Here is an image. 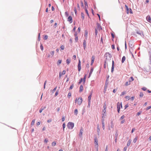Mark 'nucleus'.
Returning a JSON list of instances; mask_svg holds the SVG:
<instances>
[{
  "instance_id": "nucleus-40",
  "label": "nucleus",
  "mask_w": 151,
  "mask_h": 151,
  "mask_svg": "<svg viewBox=\"0 0 151 151\" xmlns=\"http://www.w3.org/2000/svg\"><path fill=\"white\" fill-rule=\"evenodd\" d=\"M91 96H89L88 97V101H91Z\"/></svg>"
},
{
  "instance_id": "nucleus-24",
  "label": "nucleus",
  "mask_w": 151,
  "mask_h": 151,
  "mask_svg": "<svg viewBox=\"0 0 151 151\" xmlns=\"http://www.w3.org/2000/svg\"><path fill=\"white\" fill-rule=\"evenodd\" d=\"M134 80V79L132 77H131L129 79V82H131L133 81Z\"/></svg>"
},
{
  "instance_id": "nucleus-55",
  "label": "nucleus",
  "mask_w": 151,
  "mask_h": 151,
  "mask_svg": "<svg viewBox=\"0 0 151 151\" xmlns=\"http://www.w3.org/2000/svg\"><path fill=\"white\" fill-rule=\"evenodd\" d=\"M141 111H139L138 112L136 116H139L141 114Z\"/></svg>"
},
{
  "instance_id": "nucleus-51",
  "label": "nucleus",
  "mask_w": 151,
  "mask_h": 151,
  "mask_svg": "<svg viewBox=\"0 0 151 151\" xmlns=\"http://www.w3.org/2000/svg\"><path fill=\"white\" fill-rule=\"evenodd\" d=\"M125 93H126V92L123 91L121 93V94L120 95L121 96H122L124 95Z\"/></svg>"
},
{
  "instance_id": "nucleus-2",
  "label": "nucleus",
  "mask_w": 151,
  "mask_h": 151,
  "mask_svg": "<svg viewBox=\"0 0 151 151\" xmlns=\"http://www.w3.org/2000/svg\"><path fill=\"white\" fill-rule=\"evenodd\" d=\"M78 70L80 71L81 69V62L80 60H79L78 63Z\"/></svg>"
},
{
  "instance_id": "nucleus-15",
  "label": "nucleus",
  "mask_w": 151,
  "mask_h": 151,
  "mask_svg": "<svg viewBox=\"0 0 151 151\" xmlns=\"http://www.w3.org/2000/svg\"><path fill=\"white\" fill-rule=\"evenodd\" d=\"M125 6L126 7V10L127 11V14H128L129 13V7H128V6H127V5H125Z\"/></svg>"
},
{
  "instance_id": "nucleus-45",
  "label": "nucleus",
  "mask_w": 151,
  "mask_h": 151,
  "mask_svg": "<svg viewBox=\"0 0 151 151\" xmlns=\"http://www.w3.org/2000/svg\"><path fill=\"white\" fill-rule=\"evenodd\" d=\"M102 128L104 130L105 129V124L104 123H102Z\"/></svg>"
},
{
  "instance_id": "nucleus-58",
  "label": "nucleus",
  "mask_w": 151,
  "mask_h": 151,
  "mask_svg": "<svg viewBox=\"0 0 151 151\" xmlns=\"http://www.w3.org/2000/svg\"><path fill=\"white\" fill-rule=\"evenodd\" d=\"M111 35L112 38H113V39L114 38V34H113V33H111Z\"/></svg>"
},
{
  "instance_id": "nucleus-28",
  "label": "nucleus",
  "mask_w": 151,
  "mask_h": 151,
  "mask_svg": "<svg viewBox=\"0 0 151 151\" xmlns=\"http://www.w3.org/2000/svg\"><path fill=\"white\" fill-rule=\"evenodd\" d=\"M74 114H76V115H77L78 113V111L77 109H76L74 110Z\"/></svg>"
},
{
  "instance_id": "nucleus-13",
  "label": "nucleus",
  "mask_w": 151,
  "mask_h": 151,
  "mask_svg": "<svg viewBox=\"0 0 151 151\" xmlns=\"http://www.w3.org/2000/svg\"><path fill=\"white\" fill-rule=\"evenodd\" d=\"M93 68H91L90 70V73L89 74V75H88V78H89L90 77L91 75V74L93 72Z\"/></svg>"
},
{
  "instance_id": "nucleus-33",
  "label": "nucleus",
  "mask_w": 151,
  "mask_h": 151,
  "mask_svg": "<svg viewBox=\"0 0 151 151\" xmlns=\"http://www.w3.org/2000/svg\"><path fill=\"white\" fill-rule=\"evenodd\" d=\"M85 11H86V13L87 14L88 17H89V14L88 10L87 9H85Z\"/></svg>"
},
{
  "instance_id": "nucleus-61",
  "label": "nucleus",
  "mask_w": 151,
  "mask_h": 151,
  "mask_svg": "<svg viewBox=\"0 0 151 151\" xmlns=\"http://www.w3.org/2000/svg\"><path fill=\"white\" fill-rule=\"evenodd\" d=\"M103 112L104 113V114L106 113V109H104L103 110Z\"/></svg>"
},
{
  "instance_id": "nucleus-34",
  "label": "nucleus",
  "mask_w": 151,
  "mask_h": 151,
  "mask_svg": "<svg viewBox=\"0 0 151 151\" xmlns=\"http://www.w3.org/2000/svg\"><path fill=\"white\" fill-rule=\"evenodd\" d=\"M62 60H59L57 62V65H58L60 64L61 63Z\"/></svg>"
},
{
  "instance_id": "nucleus-17",
  "label": "nucleus",
  "mask_w": 151,
  "mask_h": 151,
  "mask_svg": "<svg viewBox=\"0 0 151 151\" xmlns=\"http://www.w3.org/2000/svg\"><path fill=\"white\" fill-rule=\"evenodd\" d=\"M83 89V87L82 85H81L80 87L79 92H81Z\"/></svg>"
},
{
  "instance_id": "nucleus-27",
  "label": "nucleus",
  "mask_w": 151,
  "mask_h": 151,
  "mask_svg": "<svg viewBox=\"0 0 151 151\" xmlns=\"http://www.w3.org/2000/svg\"><path fill=\"white\" fill-rule=\"evenodd\" d=\"M114 125L113 123V122L112 121L111 122V127L112 128H114Z\"/></svg>"
},
{
  "instance_id": "nucleus-53",
  "label": "nucleus",
  "mask_w": 151,
  "mask_h": 151,
  "mask_svg": "<svg viewBox=\"0 0 151 151\" xmlns=\"http://www.w3.org/2000/svg\"><path fill=\"white\" fill-rule=\"evenodd\" d=\"M71 93H69L68 94V98H70V96H71Z\"/></svg>"
},
{
  "instance_id": "nucleus-16",
  "label": "nucleus",
  "mask_w": 151,
  "mask_h": 151,
  "mask_svg": "<svg viewBox=\"0 0 151 151\" xmlns=\"http://www.w3.org/2000/svg\"><path fill=\"white\" fill-rule=\"evenodd\" d=\"M88 34V32L87 31L85 30V34H84V36H85V37L86 39H87V38Z\"/></svg>"
},
{
  "instance_id": "nucleus-64",
  "label": "nucleus",
  "mask_w": 151,
  "mask_h": 151,
  "mask_svg": "<svg viewBox=\"0 0 151 151\" xmlns=\"http://www.w3.org/2000/svg\"><path fill=\"white\" fill-rule=\"evenodd\" d=\"M149 60H150V64H151V55H150V57Z\"/></svg>"
},
{
  "instance_id": "nucleus-43",
  "label": "nucleus",
  "mask_w": 151,
  "mask_h": 151,
  "mask_svg": "<svg viewBox=\"0 0 151 151\" xmlns=\"http://www.w3.org/2000/svg\"><path fill=\"white\" fill-rule=\"evenodd\" d=\"M108 83H106V82L105 83V86H104V90L105 89H106V88L107 87V84Z\"/></svg>"
},
{
  "instance_id": "nucleus-37",
  "label": "nucleus",
  "mask_w": 151,
  "mask_h": 151,
  "mask_svg": "<svg viewBox=\"0 0 151 151\" xmlns=\"http://www.w3.org/2000/svg\"><path fill=\"white\" fill-rule=\"evenodd\" d=\"M118 135V134L117 133V132H116L115 134V138H117Z\"/></svg>"
},
{
  "instance_id": "nucleus-54",
  "label": "nucleus",
  "mask_w": 151,
  "mask_h": 151,
  "mask_svg": "<svg viewBox=\"0 0 151 151\" xmlns=\"http://www.w3.org/2000/svg\"><path fill=\"white\" fill-rule=\"evenodd\" d=\"M151 108V106H149L147 107L146 108V110H147L150 109Z\"/></svg>"
},
{
  "instance_id": "nucleus-18",
  "label": "nucleus",
  "mask_w": 151,
  "mask_h": 151,
  "mask_svg": "<svg viewBox=\"0 0 151 151\" xmlns=\"http://www.w3.org/2000/svg\"><path fill=\"white\" fill-rule=\"evenodd\" d=\"M70 61H71V60L70 59H68L66 60V63L68 65L70 63Z\"/></svg>"
},
{
  "instance_id": "nucleus-25",
  "label": "nucleus",
  "mask_w": 151,
  "mask_h": 151,
  "mask_svg": "<svg viewBox=\"0 0 151 151\" xmlns=\"http://www.w3.org/2000/svg\"><path fill=\"white\" fill-rule=\"evenodd\" d=\"M131 141L130 140H128V141L127 142V146H129L130 145V144H131Z\"/></svg>"
},
{
  "instance_id": "nucleus-30",
  "label": "nucleus",
  "mask_w": 151,
  "mask_h": 151,
  "mask_svg": "<svg viewBox=\"0 0 151 151\" xmlns=\"http://www.w3.org/2000/svg\"><path fill=\"white\" fill-rule=\"evenodd\" d=\"M137 137H136L134 138L133 140V142L134 143H135L137 142Z\"/></svg>"
},
{
  "instance_id": "nucleus-5",
  "label": "nucleus",
  "mask_w": 151,
  "mask_h": 151,
  "mask_svg": "<svg viewBox=\"0 0 151 151\" xmlns=\"http://www.w3.org/2000/svg\"><path fill=\"white\" fill-rule=\"evenodd\" d=\"M136 33L140 35L141 36H144V34H143L142 31H137Z\"/></svg>"
},
{
  "instance_id": "nucleus-22",
  "label": "nucleus",
  "mask_w": 151,
  "mask_h": 151,
  "mask_svg": "<svg viewBox=\"0 0 151 151\" xmlns=\"http://www.w3.org/2000/svg\"><path fill=\"white\" fill-rule=\"evenodd\" d=\"M81 16L82 19L84 20V14L83 12H81Z\"/></svg>"
},
{
  "instance_id": "nucleus-29",
  "label": "nucleus",
  "mask_w": 151,
  "mask_h": 151,
  "mask_svg": "<svg viewBox=\"0 0 151 151\" xmlns=\"http://www.w3.org/2000/svg\"><path fill=\"white\" fill-rule=\"evenodd\" d=\"M143 95H144V94H143V92H141L140 93L139 95L140 97H143Z\"/></svg>"
},
{
  "instance_id": "nucleus-14",
  "label": "nucleus",
  "mask_w": 151,
  "mask_h": 151,
  "mask_svg": "<svg viewBox=\"0 0 151 151\" xmlns=\"http://www.w3.org/2000/svg\"><path fill=\"white\" fill-rule=\"evenodd\" d=\"M107 61V58H106V60H105V61L104 63V68H105L106 67V62Z\"/></svg>"
},
{
  "instance_id": "nucleus-26",
  "label": "nucleus",
  "mask_w": 151,
  "mask_h": 151,
  "mask_svg": "<svg viewBox=\"0 0 151 151\" xmlns=\"http://www.w3.org/2000/svg\"><path fill=\"white\" fill-rule=\"evenodd\" d=\"M35 122V119H33L31 122V125H34Z\"/></svg>"
},
{
  "instance_id": "nucleus-47",
  "label": "nucleus",
  "mask_w": 151,
  "mask_h": 151,
  "mask_svg": "<svg viewBox=\"0 0 151 151\" xmlns=\"http://www.w3.org/2000/svg\"><path fill=\"white\" fill-rule=\"evenodd\" d=\"M100 129H97V132L98 135H99L100 134Z\"/></svg>"
},
{
  "instance_id": "nucleus-38",
  "label": "nucleus",
  "mask_w": 151,
  "mask_h": 151,
  "mask_svg": "<svg viewBox=\"0 0 151 151\" xmlns=\"http://www.w3.org/2000/svg\"><path fill=\"white\" fill-rule=\"evenodd\" d=\"M78 36L76 37L75 39V42H77L78 41Z\"/></svg>"
},
{
  "instance_id": "nucleus-63",
  "label": "nucleus",
  "mask_w": 151,
  "mask_h": 151,
  "mask_svg": "<svg viewBox=\"0 0 151 151\" xmlns=\"http://www.w3.org/2000/svg\"><path fill=\"white\" fill-rule=\"evenodd\" d=\"M48 139H45L44 140V142L45 143H47L48 142Z\"/></svg>"
},
{
  "instance_id": "nucleus-60",
  "label": "nucleus",
  "mask_w": 151,
  "mask_h": 151,
  "mask_svg": "<svg viewBox=\"0 0 151 151\" xmlns=\"http://www.w3.org/2000/svg\"><path fill=\"white\" fill-rule=\"evenodd\" d=\"M100 129V127L99 125L98 124L97 126V129Z\"/></svg>"
},
{
  "instance_id": "nucleus-46",
  "label": "nucleus",
  "mask_w": 151,
  "mask_h": 151,
  "mask_svg": "<svg viewBox=\"0 0 151 151\" xmlns=\"http://www.w3.org/2000/svg\"><path fill=\"white\" fill-rule=\"evenodd\" d=\"M103 108H104V109H106V104L105 102L104 104V105L103 106Z\"/></svg>"
},
{
  "instance_id": "nucleus-11",
  "label": "nucleus",
  "mask_w": 151,
  "mask_h": 151,
  "mask_svg": "<svg viewBox=\"0 0 151 151\" xmlns=\"http://www.w3.org/2000/svg\"><path fill=\"white\" fill-rule=\"evenodd\" d=\"M84 4H85V9H87V8L88 7V5L87 3V1H86L85 0H84Z\"/></svg>"
},
{
  "instance_id": "nucleus-41",
  "label": "nucleus",
  "mask_w": 151,
  "mask_h": 151,
  "mask_svg": "<svg viewBox=\"0 0 151 151\" xmlns=\"http://www.w3.org/2000/svg\"><path fill=\"white\" fill-rule=\"evenodd\" d=\"M109 75L107 76H106V82L107 83V81H108L109 80Z\"/></svg>"
},
{
  "instance_id": "nucleus-56",
  "label": "nucleus",
  "mask_w": 151,
  "mask_h": 151,
  "mask_svg": "<svg viewBox=\"0 0 151 151\" xmlns=\"http://www.w3.org/2000/svg\"><path fill=\"white\" fill-rule=\"evenodd\" d=\"M60 48H61V49L62 50H64V46L63 45L61 46V47H60Z\"/></svg>"
},
{
  "instance_id": "nucleus-42",
  "label": "nucleus",
  "mask_w": 151,
  "mask_h": 151,
  "mask_svg": "<svg viewBox=\"0 0 151 151\" xmlns=\"http://www.w3.org/2000/svg\"><path fill=\"white\" fill-rule=\"evenodd\" d=\"M74 12H75V13L76 14V15L77 14V10H76V7H75L74 8Z\"/></svg>"
},
{
  "instance_id": "nucleus-52",
  "label": "nucleus",
  "mask_w": 151,
  "mask_h": 151,
  "mask_svg": "<svg viewBox=\"0 0 151 151\" xmlns=\"http://www.w3.org/2000/svg\"><path fill=\"white\" fill-rule=\"evenodd\" d=\"M142 89L144 91H145L147 90V88L146 87H143L142 88Z\"/></svg>"
},
{
  "instance_id": "nucleus-32",
  "label": "nucleus",
  "mask_w": 151,
  "mask_h": 151,
  "mask_svg": "<svg viewBox=\"0 0 151 151\" xmlns=\"http://www.w3.org/2000/svg\"><path fill=\"white\" fill-rule=\"evenodd\" d=\"M97 33H98L97 30L96 29H95V35L96 37L97 36Z\"/></svg>"
},
{
  "instance_id": "nucleus-10",
  "label": "nucleus",
  "mask_w": 151,
  "mask_h": 151,
  "mask_svg": "<svg viewBox=\"0 0 151 151\" xmlns=\"http://www.w3.org/2000/svg\"><path fill=\"white\" fill-rule=\"evenodd\" d=\"M114 60H113L112 61V67H111V73H113L114 71Z\"/></svg>"
},
{
  "instance_id": "nucleus-57",
  "label": "nucleus",
  "mask_w": 151,
  "mask_h": 151,
  "mask_svg": "<svg viewBox=\"0 0 151 151\" xmlns=\"http://www.w3.org/2000/svg\"><path fill=\"white\" fill-rule=\"evenodd\" d=\"M46 108V106H42L40 108L41 109H42V110H43L45 109Z\"/></svg>"
},
{
  "instance_id": "nucleus-39",
  "label": "nucleus",
  "mask_w": 151,
  "mask_h": 151,
  "mask_svg": "<svg viewBox=\"0 0 151 151\" xmlns=\"http://www.w3.org/2000/svg\"><path fill=\"white\" fill-rule=\"evenodd\" d=\"M83 79L82 78H81L80 79L79 81L78 82V84H80L81 83V82L83 81Z\"/></svg>"
},
{
  "instance_id": "nucleus-9",
  "label": "nucleus",
  "mask_w": 151,
  "mask_h": 151,
  "mask_svg": "<svg viewBox=\"0 0 151 151\" xmlns=\"http://www.w3.org/2000/svg\"><path fill=\"white\" fill-rule=\"evenodd\" d=\"M86 41L85 40H84L83 41V47L84 49L85 50L86 48Z\"/></svg>"
},
{
  "instance_id": "nucleus-8",
  "label": "nucleus",
  "mask_w": 151,
  "mask_h": 151,
  "mask_svg": "<svg viewBox=\"0 0 151 151\" xmlns=\"http://www.w3.org/2000/svg\"><path fill=\"white\" fill-rule=\"evenodd\" d=\"M68 21L70 22V23L72 22V18L71 16H69L68 18Z\"/></svg>"
},
{
  "instance_id": "nucleus-3",
  "label": "nucleus",
  "mask_w": 151,
  "mask_h": 151,
  "mask_svg": "<svg viewBox=\"0 0 151 151\" xmlns=\"http://www.w3.org/2000/svg\"><path fill=\"white\" fill-rule=\"evenodd\" d=\"M83 128H81L80 131V132L78 134L79 137L80 138H82V135L83 134Z\"/></svg>"
},
{
  "instance_id": "nucleus-50",
  "label": "nucleus",
  "mask_w": 151,
  "mask_h": 151,
  "mask_svg": "<svg viewBox=\"0 0 151 151\" xmlns=\"http://www.w3.org/2000/svg\"><path fill=\"white\" fill-rule=\"evenodd\" d=\"M124 117H125L124 116V115H123L122 116L120 117V120L123 119H124Z\"/></svg>"
},
{
  "instance_id": "nucleus-20",
  "label": "nucleus",
  "mask_w": 151,
  "mask_h": 151,
  "mask_svg": "<svg viewBox=\"0 0 151 151\" xmlns=\"http://www.w3.org/2000/svg\"><path fill=\"white\" fill-rule=\"evenodd\" d=\"M94 143L95 144H96L97 145H98V140L97 139L96 137H95V138H94Z\"/></svg>"
},
{
  "instance_id": "nucleus-4",
  "label": "nucleus",
  "mask_w": 151,
  "mask_h": 151,
  "mask_svg": "<svg viewBox=\"0 0 151 151\" xmlns=\"http://www.w3.org/2000/svg\"><path fill=\"white\" fill-rule=\"evenodd\" d=\"M82 101V98L81 97L80 98H79L78 99V104L79 105H80Z\"/></svg>"
},
{
  "instance_id": "nucleus-19",
  "label": "nucleus",
  "mask_w": 151,
  "mask_h": 151,
  "mask_svg": "<svg viewBox=\"0 0 151 151\" xmlns=\"http://www.w3.org/2000/svg\"><path fill=\"white\" fill-rule=\"evenodd\" d=\"M126 59V58L125 56H123L122 58V63H123L125 61Z\"/></svg>"
},
{
  "instance_id": "nucleus-23",
  "label": "nucleus",
  "mask_w": 151,
  "mask_h": 151,
  "mask_svg": "<svg viewBox=\"0 0 151 151\" xmlns=\"http://www.w3.org/2000/svg\"><path fill=\"white\" fill-rule=\"evenodd\" d=\"M108 54H109V52H107L105 53L104 55V57L105 58V59L107 58V57L108 56ZM108 59H107V60Z\"/></svg>"
},
{
  "instance_id": "nucleus-6",
  "label": "nucleus",
  "mask_w": 151,
  "mask_h": 151,
  "mask_svg": "<svg viewBox=\"0 0 151 151\" xmlns=\"http://www.w3.org/2000/svg\"><path fill=\"white\" fill-rule=\"evenodd\" d=\"M120 106H121V107H122V103H121V104H120L119 102H118L117 103V109H120Z\"/></svg>"
},
{
  "instance_id": "nucleus-21",
  "label": "nucleus",
  "mask_w": 151,
  "mask_h": 151,
  "mask_svg": "<svg viewBox=\"0 0 151 151\" xmlns=\"http://www.w3.org/2000/svg\"><path fill=\"white\" fill-rule=\"evenodd\" d=\"M55 51H54L50 52V54L51 56V57L52 58L54 55Z\"/></svg>"
},
{
  "instance_id": "nucleus-59",
  "label": "nucleus",
  "mask_w": 151,
  "mask_h": 151,
  "mask_svg": "<svg viewBox=\"0 0 151 151\" xmlns=\"http://www.w3.org/2000/svg\"><path fill=\"white\" fill-rule=\"evenodd\" d=\"M111 48L113 49H115V46L114 45H111Z\"/></svg>"
},
{
  "instance_id": "nucleus-49",
  "label": "nucleus",
  "mask_w": 151,
  "mask_h": 151,
  "mask_svg": "<svg viewBox=\"0 0 151 151\" xmlns=\"http://www.w3.org/2000/svg\"><path fill=\"white\" fill-rule=\"evenodd\" d=\"M40 48L41 49V50L42 51L43 50V46H42V45H41L40 46Z\"/></svg>"
},
{
  "instance_id": "nucleus-12",
  "label": "nucleus",
  "mask_w": 151,
  "mask_h": 151,
  "mask_svg": "<svg viewBox=\"0 0 151 151\" xmlns=\"http://www.w3.org/2000/svg\"><path fill=\"white\" fill-rule=\"evenodd\" d=\"M102 119L101 120V123H104V118H103V117L104 116V114H102Z\"/></svg>"
},
{
  "instance_id": "nucleus-7",
  "label": "nucleus",
  "mask_w": 151,
  "mask_h": 151,
  "mask_svg": "<svg viewBox=\"0 0 151 151\" xmlns=\"http://www.w3.org/2000/svg\"><path fill=\"white\" fill-rule=\"evenodd\" d=\"M147 21L151 23V18L150 16H147L146 17Z\"/></svg>"
},
{
  "instance_id": "nucleus-36",
  "label": "nucleus",
  "mask_w": 151,
  "mask_h": 151,
  "mask_svg": "<svg viewBox=\"0 0 151 151\" xmlns=\"http://www.w3.org/2000/svg\"><path fill=\"white\" fill-rule=\"evenodd\" d=\"M130 84V82H129H129L127 81L125 83V85L126 86H127L128 85H129Z\"/></svg>"
},
{
  "instance_id": "nucleus-44",
  "label": "nucleus",
  "mask_w": 151,
  "mask_h": 151,
  "mask_svg": "<svg viewBox=\"0 0 151 151\" xmlns=\"http://www.w3.org/2000/svg\"><path fill=\"white\" fill-rule=\"evenodd\" d=\"M73 84L69 88V90H71V89H72L73 87Z\"/></svg>"
},
{
  "instance_id": "nucleus-1",
  "label": "nucleus",
  "mask_w": 151,
  "mask_h": 151,
  "mask_svg": "<svg viewBox=\"0 0 151 151\" xmlns=\"http://www.w3.org/2000/svg\"><path fill=\"white\" fill-rule=\"evenodd\" d=\"M67 126L69 129H72L74 126V124L72 122H69Z\"/></svg>"
},
{
  "instance_id": "nucleus-48",
  "label": "nucleus",
  "mask_w": 151,
  "mask_h": 151,
  "mask_svg": "<svg viewBox=\"0 0 151 151\" xmlns=\"http://www.w3.org/2000/svg\"><path fill=\"white\" fill-rule=\"evenodd\" d=\"M48 36L47 35H45V36H44V39L45 40H46L48 38Z\"/></svg>"
},
{
  "instance_id": "nucleus-35",
  "label": "nucleus",
  "mask_w": 151,
  "mask_h": 151,
  "mask_svg": "<svg viewBox=\"0 0 151 151\" xmlns=\"http://www.w3.org/2000/svg\"><path fill=\"white\" fill-rule=\"evenodd\" d=\"M56 144V142H53L52 143V146H54Z\"/></svg>"
},
{
  "instance_id": "nucleus-31",
  "label": "nucleus",
  "mask_w": 151,
  "mask_h": 151,
  "mask_svg": "<svg viewBox=\"0 0 151 151\" xmlns=\"http://www.w3.org/2000/svg\"><path fill=\"white\" fill-rule=\"evenodd\" d=\"M57 88V87H55L52 91V93H54L55 91H56V89Z\"/></svg>"
},
{
  "instance_id": "nucleus-62",
  "label": "nucleus",
  "mask_w": 151,
  "mask_h": 151,
  "mask_svg": "<svg viewBox=\"0 0 151 151\" xmlns=\"http://www.w3.org/2000/svg\"><path fill=\"white\" fill-rule=\"evenodd\" d=\"M127 148V147H125L124 148L123 151H126Z\"/></svg>"
}]
</instances>
